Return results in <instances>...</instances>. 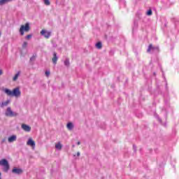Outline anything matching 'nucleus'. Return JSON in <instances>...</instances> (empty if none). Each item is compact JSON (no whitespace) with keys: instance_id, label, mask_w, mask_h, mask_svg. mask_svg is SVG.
Masks as SVG:
<instances>
[{"instance_id":"obj_29","label":"nucleus","mask_w":179,"mask_h":179,"mask_svg":"<svg viewBox=\"0 0 179 179\" xmlns=\"http://www.w3.org/2000/svg\"><path fill=\"white\" fill-rule=\"evenodd\" d=\"M1 34H1V31H0V37H1Z\"/></svg>"},{"instance_id":"obj_21","label":"nucleus","mask_w":179,"mask_h":179,"mask_svg":"<svg viewBox=\"0 0 179 179\" xmlns=\"http://www.w3.org/2000/svg\"><path fill=\"white\" fill-rule=\"evenodd\" d=\"M64 65L66 66H69V60L68 59L64 61Z\"/></svg>"},{"instance_id":"obj_18","label":"nucleus","mask_w":179,"mask_h":179,"mask_svg":"<svg viewBox=\"0 0 179 179\" xmlns=\"http://www.w3.org/2000/svg\"><path fill=\"white\" fill-rule=\"evenodd\" d=\"M43 1L46 6H50V5H51V1H50V0H43Z\"/></svg>"},{"instance_id":"obj_15","label":"nucleus","mask_w":179,"mask_h":179,"mask_svg":"<svg viewBox=\"0 0 179 179\" xmlns=\"http://www.w3.org/2000/svg\"><path fill=\"white\" fill-rule=\"evenodd\" d=\"M10 103V100H7L6 101H3L1 104V107H6V106H8Z\"/></svg>"},{"instance_id":"obj_13","label":"nucleus","mask_w":179,"mask_h":179,"mask_svg":"<svg viewBox=\"0 0 179 179\" xmlns=\"http://www.w3.org/2000/svg\"><path fill=\"white\" fill-rule=\"evenodd\" d=\"M3 92H4V93L7 94V96H12V90L8 88L3 89Z\"/></svg>"},{"instance_id":"obj_16","label":"nucleus","mask_w":179,"mask_h":179,"mask_svg":"<svg viewBox=\"0 0 179 179\" xmlns=\"http://www.w3.org/2000/svg\"><path fill=\"white\" fill-rule=\"evenodd\" d=\"M95 47L98 49V50H101L103 45L101 44V42H98L96 43Z\"/></svg>"},{"instance_id":"obj_5","label":"nucleus","mask_w":179,"mask_h":179,"mask_svg":"<svg viewBox=\"0 0 179 179\" xmlns=\"http://www.w3.org/2000/svg\"><path fill=\"white\" fill-rule=\"evenodd\" d=\"M41 35L45 37V38H50V37H51V31H47L45 29H42L41 31Z\"/></svg>"},{"instance_id":"obj_24","label":"nucleus","mask_w":179,"mask_h":179,"mask_svg":"<svg viewBox=\"0 0 179 179\" xmlns=\"http://www.w3.org/2000/svg\"><path fill=\"white\" fill-rule=\"evenodd\" d=\"M152 10H149L147 12L148 16H152Z\"/></svg>"},{"instance_id":"obj_19","label":"nucleus","mask_w":179,"mask_h":179,"mask_svg":"<svg viewBox=\"0 0 179 179\" xmlns=\"http://www.w3.org/2000/svg\"><path fill=\"white\" fill-rule=\"evenodd\" d=\"M12 0H0V5H5V3H8V2H10Z\"/></svg>"},{"instance_id":"obj_3","label":"nucleus","mask_w":179,"mask_h":179,"mask_svg":"<svg viewBox=\"0 0 179 179\" xmlns=\"http://www.w3.org/2000/svg\"><path fill=\"white\" fill-rule=\"evenodd\" d=\"M12 96L13 97H16V99H19V97H20V96H22V92L20 91V87H17L14 88L12 90Z\"/></svg>"},{"instance_id":"obj_6","label":"nucleus","mask_w":179,"mask_h":179,"mask_svg":"<svg viewBox=\"0 0 179 179\" xmlns=\"http://www.w3.org/2000/svg\"><path fill=\"white\" fill-rule=\"evenodd\" d=\"M27 145L28 146H31V148H32L33 150L35 149L36 148V142L34 141H33V138H29L27 142Z\"/></svg>"},{"instance_id":"obj_1","label":"nucleus","mask_w":179,"mask_h":179,"mask_svg":"<svg viewBox=\"0 0 179 179\" xmlns=\"http://www.w3.org/2000/svg\"><path fill=\"white\" fill-rule=\"evenodd\" d=\"M30 31V24L29 22H27L24 25H21L20 28V34L21 36H24V31L27 32Z\"/></svg>"},{"instance_id":"obj_12","label":"nucleus","mask_w":179,"mask_h":179,"mask_svg":"<svg viewBox=\"0 0 179 179\" xmlns=\"http://www.w3.org/2000/svg\"><path fill=\"white\" fill-rule=\"evenodd\" d=\"M52 61L54 65H57V61H58V57H57V53H53V57L52 59Z\"/></svg>"},{"instance_id":"obj_14","label":"nucleus","mask_w":179,"mask_h":179,"mask_svg":"<svg viewBox=\"0 0 179 179\" xmlns=\"http://www.w3.org/2000/svg\"><path fill=\"white\" fill-rule=\"evenodd\" d=\"M19 76H20V71H18L15 76L13 77V81L16 82L17 79H19Z\"/></svg>"},{"instance_id":"obj_22","label":"nucleus","mask_w":179,"mask_h":179,"mask_svg":"<svg viewBox=\"0 0 179 179\" xmlns=\"http://www.w3.org/2000/svg\"><path fill=\"white\" fill-rule=\"evenodd\" d=\"M31 37H33V35L29 34V35H27V36L25 37V38H26L27 40H30V38H31Z\"/></svg>"},{"instance_id":"obj_27","label":"nucleus","mask_w":179,"mask_h":179,"mask_svg":"<svg viewBox=\"0 0 179 179\" xmlns=\"http://www.w3.org/2000/svg\"><path fill=\"white\" fill-rule=\"evenodd\" d=\"M77 145H80V141L77 142Z\"/></svg>"},{"instance_id":"obj_11","label":"nucleus","mask_w":179,"mask_h":179,"mask_svg":"<svg viewBox=\"0 0 179 179\" xmlns=\"http://www.w3.org/2000/svg\"><path fill=\"white\" fill-rule=\"evenodd\" d=\"M66 128L69 131H72L75 128V125L72 122H69L66 124Z\"/></svg>"},{"instance_id":"obj_9","label":"nucleus","mask_w":179,"mask_h":179,"mask_svg":"<svg viewBox=\"0 0 179 179\" xmlns=\"http://www.w3.org/2000/svg\"><path fill=\"white\" fill-rule=\"evenodd\" d=\"M62 146L63 145H62V143H61V142H57L55 145V148L56 150H59V151L62 150Z\"/></svg>"},{"instance_id":"obj_28","label":"nucleus","mask_w":179,"mask_h":179,"mask_svg":"<svg viewBox=\"0 0 179 179\" xmlns=\"http://www.w3.org/2000/svg\"><path fill=\"white\" fill-rule=\"evenodd\" d=\"M1 176H2V173L0 172V179H1Z\"/></svg>"},{"instance_id":"obj_26","label":"nucleus","mask_w":179,"mask_h":179,"mask_svg":"<svg viewBox=\"0 0 179 179\" xmlns=\"http://www.w3.org/2000/svg\"><path fill=\"white\" fill-rule=\"evenodd\" d=\"M1 75H3V71H2V69H0V76Z\"/></svg>"},{"instance_id":"obj_4","label":"nucleus","mask_w":179,"mask_h":179,"mask_svg":"<svg viewBox=\"0 0 179 179\" xmlns=\"http://www.w3.org/2000/svg\"><path fill=\"white\" fill-rule=\"evenodd\" d=\"M5 115L6 117H17V113L12 111V108L10 107H8Z\"/></svg>"},{"instance_id":"obj_2","label":"nucleus","mask_w":179,"mask_h":179,"mask_svg":"<svg viewBox=\"0 0 179 179\" xmlns=\"http://www.w3.org/2000/svg\"><path fill=\"white\" fill-rule=\"evenodd\" d=\"M0 166H2L3 167V171H5L6 173H8V171H9V162H8V160H6V159L0 160Z\"/></svg>"},{"instance_id":"obj_23","label":"nucleus","mask_w":179,"mask_h":179,"mask_svg":"<svg viewBox=\"0 0 179 179\" xmlns=\"http://www.w3.org/2000/svg\"><path fill=\"white\" fill-rule=\"evenodd\" d=\"M50 73H51L50 72V71H46L45 72V76H47V78H48V76H50Z\"/></svg>"},{"instance_id":"obj_7","label":"nucleus","mask_w":179,"mask_h":179,"mask_svg":"<svg viewBox=\"0 0 179 179\" xmlns=\"http://www.w3.org/2000/svg\"><path fill=\"white\" fill-rule=\"evenodd\" d=\"M16 139H17V136L16 135H12L8 138V142L12 143L15 142Z\"/></svg>"},{"instance_id":"obj_25","label":"nucleus","mask_w":179,"mask_h":179,"mask_svg":"<svg viewBox=\"0 0 179 179\" xmlns=\"http://www.w3.org/2000/svg\"><path fill=\"white\" fill-rule=\"evenodd\" d=\"M73 156H74V157H76V156L77 157H79V156H80V152H78L77 154H76V155H74Z\"/></svg>"},{"instance_id":"obj_20","label":"nucleus","mask_w":179,"mask_h":179,"mask_svg":"<svg viewBox=\"0 0 179 179\" xmlns=\"http://www.w3.org/2000/svg\"><path fill=\"white\" fill-rule=\"evenodd\" d=\"M27 45H28V43L27 41H24L23 42L22 45V48L23 50L27 48Z\"/></svg>"},{"instance_id":"obj_17","label":"nucleus","mask_w":179,"mask_h":179,"mask_svg":"<svg viewBox=\"0 0 179 179\" xmlns=\"http://www.w3.org/2000/svg\"><path fill=\"white\" fill-rule=\"evenodd\" d=\"M156 48H155V47H153V45H150L149 46H148V52H150V51H155V49Z\"/></svg>"},{"instance_id":"obj_10","label":"nucleus","mask_w":179,"mask_h":179,"mask_svg":"<svg viewBox=\"0 0 179 179\" xmlns=\"http://www.w3.org/2000/svg\"><path fill=\"white\" fill-rule=\"evenodd\" d=\"M12 172L14 174H22L23 173V171L20 169L14 168L13 169Z\"/></svg>"},{"instance_id":"obj_8","label":"nucleus","mask_w":179,"mask_h":179,"mask_svg":"<svg viewBox=\"0 0 179 179\" xmlns=\"http://www.w3.org/2000/svg\"><path fill=\"white\" fill-rule=\"evenodd\" d=\"M22 129L25 131V132H30L31 131V127L27 124H22Z\"/></svg>"}]
</instances>
